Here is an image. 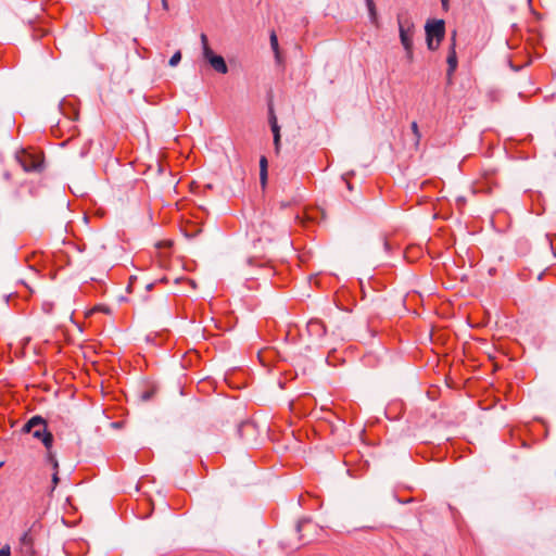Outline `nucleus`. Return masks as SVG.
<instances>
[{
  "mask_svg": "<svg viewBox=\"0 0 556 556\" xmlns=\"http://www.w3.org/2000/svg\"><path fill=\"white\" fill-rule=\"evenodd\" d=\"M271 128V131H273V135L276 136V135H280V127L279 125H274L270 127Z\"/></svg>",
  "mask_w": 556,
  "mask_h": 556,
  "instance_id": "obj_25",
  "label": "nucleus"
},
{
  "mask_svg": "<svg viewBox=\"0 0 556 556\" xmlns=\"http://www.w3.org/2000/svg\"><path fill=\"white\" fill-rule=\"evenodd\" d=\"M410 128H412V131H413V135L415 138V147L417 148L419 146L420 138H421L417 122H413L410 125Z\"/></svg>",
  "mask_w": 556,
  "mask_h": 556,
  "instance_id": "obj_15",
  "label": "nucleus"
},
{
  "mask_svg": "<svg viewBox=\"0 0 556 556\" xmlns=\"http://www.w3.org/2000/svg\"><path fill=\"white\" fill-rule=\"evenodd\" d=\"M22 432L31 433L40 440L46 448H52L53 435L48 431L47 422L41 416H33L22 428Z\"/></svg>",
  "mask_w": 556,
  "mask_h": 556,
  "instance_id": "obj_1",
  "label": "nucleus"
},
{
  "mask_svg": "<svg viewBox=\"0 0 556 556\" xmlns=\"http://www.w3.org/2000/svg\"><path fill=\"white\" fill-rule=\"evenodd\" d=\"M134 279H135V278H130V282H129V285H128V287H127L128 291H130V289H131V287H132V280H134Z\"/></svg>",
  "mask_w": 556,
  "mask_h": 556,
  "instance_id": "obj_28",
  "label": "nucleus"
},
{
  "mask_svg": "<svg viewBox=\"0 0 556 556\" xmlns=\"http://www.w3.org/2000/svg\"><path fill=\"white\" fill-rule=\"evenodd\" d=\"M200 39H201L202 48L203 47H210L208 46V40H207V37H206L205 34H201Z\"/></svg>",
  "mask_w": 556,
  "mask_h": 556,
  "instance_id": "obj_24",
  "label": "nucleus"
},
{
  "mask_svg": "<svg viewBox=\"0 0 556 556\" xmlns=\"http://www.w3.org/2000/svg\"><path fill=\"white\" fill-rule=\"evenodd\" d=\"M269 40H270V47L275 53V59H276L277 63L280 64L281 56H280V51H279L278 38H277V35L275 31H271Z\"/></svg>",
  "mask_w": 556,
  "mask_h": 556,
  "instance_id": "obj_10",
  "label": "nucleus"
},
{
  "mask_svg": "<svg viewBox=\"0 0 556 556\" xmlns=\"http://www.w3.org/2000/svg\"><path fill=\"white\" fill-rule=\"evenodd\" d=\"M208 63L217 73L226 74L228 72V66L222 55L212 58Z\"/></svg>",
  "mask_w": 556,
  "mask_h": 556,
  "instance_id": "obj_9",
  "label": "nucleus"
},
{
  "mask_svg": "<svg viewBox=\"0 0 556 556\" xmlns=\"http://www.w3.org/2000/svg\"><path fill=\"white\" fill-rule=\"evenodd\" d=\"M162 2V8L165 10V11H168L169 10V7H168V2L167 0H161Z\"/></svg>",
  "mask_w": 556,
  "mask_h": 556,
  "instance_id": "obj_27",
  "label": "nucleus"
},
{
  "mask_svg": "<svg viewBox=\"0 0 556 556\" xmlns=\"http://www.w3.org/2000/svg\"><path fill=\"white\" fill-rule=\"evenodd\" d=\"M11 555V548L9 545H4L1 549H0V556H10Z\"/></svg>",
  "mask_w": 556,
  "mask_h": 556,
  "instance_id": "obj_21",
  "label": "nucleus"
},
{
  "mask_svg": "<svg viewBox=\"0 0 556 556\" xmlns=\"http://www.w3.org/2000/svg\"><path fill=\"white\" fill-rule=\"evenodd\" d=\"M405 53H406V59L408 62H412L413 61V58H414V53H413V46H409V49L408 50H405Z\"/></svg>",
  "mask_w": 556,
  "mask_h": 556,
  "instance_id": "obj_22",
  "label": "nucleus"
},
{
  "mask_svg": "<svg viewBox=\"0 0 556 556\" xmlns=\"http://www.w3.org/2000/svg\"><path fill=\"white\" fill-rule=\"evenodd\" d=\"M16 160L25 172H40L43 168L42 157L38 154L23 150L16 154Z\"/></svg>",
  "mask_w": 556,
  "mask_h": 556,
  "instance_id": "obj_3",
  "label": "nucleus"
},
{
  "mask_svg": "<svg viewBox=\"0 0 556 556\" xmlns=\"http://www.w3.org/2000/svg\"><path fill=\"white\" fill-rule=\"evenodd\" d=\"M157 170L161 173L163 170V167L161 164L157 163Z\"/></svg>",
  "mask_w": 556,
  "mask_h": 556,
  "instance_id": "obj_32",
  "label": "nucleus"
},
{
  "mask_svg": "<svg viewBox=\"0 0 556 556\" xmlns=\"http://www.w3.org/2000/svg\"><path fill=\"white\" fill-rule=\"evenodd\" d=\"M365 2H366V7L368 9L370 22L374 25L378 26V14H377L376 4H375L374 0H365Z\"/></svg>",
  "mask_w": 556,
  "mask_h": 556,
  "instance_id": "obj_12",
  "label": "nucleus"
},
{
  "mask_svg": "<svg viewBox=\"0 0 556 556\" xmlns=\"http://www.w3.org/2000/svg\"><path fill=\"white\" fill-rule=\"evenodd\" d=\"M274 146L276 151L278 152L280 147V135L274 136Z\"/></svg>",
  "mask_w": 556,
  "mask_h": 556,
  "instance_id": "obj_23",
  "label": "nucleus"
},
{
  "mask_svg": "<svg viewBox=\"0 0 556 556\" xmlns=\"http://www.w3.org/2000/svg\"><path fill=\"white\" fill-rule=\"evenodd\" d=\"M269 124H270V127L278 124L277 117L275 115V112H274V109L271 105L269 106Z\"/></svg>",
  "mask_w": 556,
  "mask_h": 556,
  "instance_id": "obj_19",
  "label": "nucleus"
},
{
  "mask_svg": "<svg viewBox=\"0 0 556 556\" xmlns=\"http://www.w3.org/2000/svg\"><path fill=\"white\" fill-rule=\"evenodd\" d=\"M203 58L210 62L212 58H215L217 54L214 53V51L210 47H203L202 50Z\"/></svg>",
  "mask_w": 556,
  "mask_h": 556,
  "instance_id": "obj_16",
  "label": "nucleus"
},
{
  "mask_svg": "<svg viewBox=\"0 0 556 556\" xmlns=\"http://www.w3.org/2000/svg\"><path fill=\"white\" fill-rule=\"evenodd\" d=\"M161 281H162V282H166V281H167V279L164 277V278H162V279H161Z\"/></svg>",
  "mask_w": 556,
  "mask_h": 556,
  "instance_id": "obj_33",
  "label": "nucleus"
},
{
  "mask_svg": "<svg viewBox=\"0 0 556 556\" xmlns=\"http://www.w3.org/2000/svg\"><path fill=\"white\" fill-rule=\"evenodd\" d=\"M20 548L21 553L24 556H33L34 555V536L31 534V529L25 532L20 539Z\"/></svg>",
  "mask_w": 556,
  "mask_h": 556,
  "instance_id": "obj_7",
  "label": "nucleus"
},
{
  "mask_svg": "<svg viewBox=\"0 0 556 556\" xmlns=\"http://www.w3.org/2000/svg\"><path fill=\"white\" fill-rule=\"evenodd\" d=\"M306 328L311 337L323 338L326 334V326L319 319H311Z\"/></svg>",
  "mask_w": 556,
  "mask_h": 556,
  "instance_id": "obj_8",
  "label": "nucleus"
},
{
  "mask_svg": "<svg viewBox=\"0 0 556 556\" xmlns=\"http://www.w3.org/2000/svg\"><path fill=\"white\" fill-rule=\"evenodd\" d=\"M400 40L404 50H408L409 46H413V36L415 33V25L410 20H402L397 16Z\"/></svg>",
  "mask_w": 556,
  "mask_h": 556,
  "instance_id": "obj_4",
  "label": "nucleus"
},
{
  "mask_svg": "<svg viewBox=\"0 0 556 556\" xmlns=\"http://www.w3.org/2000/svg\"><path fill=\"white\" fill-rule=\"evenodd\" d=\"M383 247H384L386 250H388L390 248L389 242L388 241H383Z\"/></svg>",
  "mask_w": 556,
  "mask_h": 556,
  "instance_id": "obj_29",
  "label": "nucleus"
},
{
  "mask_svg": "<svg viewBox=\"0 0 556 556\" xmlns=\"http://www.w3.org/2000/svg\"><path fill=\"white\" fill-rule=\"evenodd\" d=\"M267 159L265 156H262L260 160V180L263 187H265L267 182Z\"/></svg>",
  "mask_w": 556,
  "mask_h": 556,
  "instance_id": "obj_11",
  "label": "nucleus"
},
{
  "mask_svg": "<svg viewBox=\"0 0 556 556\" xmlns=\"http://www.w3.org/2000/svg\"><path fill=\"white\" fill-rule=\"evenodd\" d=\"M47 450V462L50 463L52 465V468H53V471H58L59 470V462L54 455V453L52 452V448H46Z\"/></svg>",
  "mask_w": 556,
  "mask_h": 556,
  "instance_id": "obj_14",
  "label": "nucleus"
},
{
  "mask_svg": "<svg viewBox=\"0 0 556 556\" xmlns=\"http://www.w3.org/2000/svg\"><path fill=\"white\" fill-rule=\"evenodd\" d=\"M346 187H348L349 190L353 189L352 185L349 181H346Z\"/></svg>",
  "mask_w": 556,
  "mask_h": 556,
  "instance_id": "obj_31",
  "label": "nucleus"
},
{
  "mask_svg": "<svg viewBox=\"0 0 556 556\" xmlns=\"http://www.w3.org/2000/svg\"><path fill=\"white\" fill-rule=\"evenodd\" d=\"M180 60H181V52H180V51H176V52L172 55V58L169 59L168 64H169L170 66H176V65L180 62Z\"/></svg>",
  "mask_w": 556,
  "mask_h": 556,
  "instance_id": "obj_17",
  "label": "nucleus"
},
{
  "mask_svg": "<svg viewBox=\"0 0 556 556\" xmlns=\"http://www.w3.org/2000/svg\"><path fill=\"white\" fill-rule=\"evenodd\" d=\"M153 286H154L153 283H148L146 288H147V290H151L153 288Z\"/></svg>",
  "mask_w": 556,
  "mask_h": 556,
  "instance_id": "obj_30",
  "label": "nucleus"
},
{
  "mask_svg": "<svg viewBox=\"0 0 556 556\" xmlns=\"http://www.w3.org/2000/svg\"><path fill=\"white\" fill-rule=\"evenodd\" d=\"M441 3H442V8L443 10L447 11L448 10V0H441Z\"/></svg>",
  "mask_w": 556,
  "mask_h": 556,
  "instance_id": "obj_26",
  "label": "nucleus"
},
{
  "mask_svg": "<svg viewBox=\"0 0 556 556\" xmlns=\"http://www.w3.org/2000/svg\"><path fill=\"white\" fill-rule=\"evenodd\" d=\"M451 41L452 42H451L448 55L446 59L447 66H448L446 75H447L448 80L451 79L452 75L454 74V72L456 71V67H457V54H456V50H455L456 30L453 31Z\"/></svg>",
  "mask_w": 556,
  "mask_h": 556,
  "instance_id": "obj_6",
  "label": "nucleus"
},
{
  "mask_svg": "<svg viewBox=\"0 0 556 556\" xmlns=\"http://www.w3.org/2000/svg\"><path fill=\"white\" fill-rule=\"evenodd\" d=\"M427 48L435 51L445 36V22L443 20H431L425 25Z\"/></svg>",
  "mask_w": 556,
  "mask_h": 556,
  "instance_id": "obj_2",
  "label": "nucleus"
},
{
  "mask_svg": "<svg viewBox=\"0 0 556 556\" xmlns=\"http://www.w3.org/2000/svg\"><path fill=\"white\" fill-rule=\"evenodd\" d=\"M155 394V389H150L141 393L140 397L142 401H149Z\"/></svg>",
  "mask_w": 556,
  "mask_h": 556,
  "instance_id": "obj_18",
  "label": "nucleus"
},
{
  "mask_svg": "<svg viewBox=\"0 0 556 556\" xmlns=\"http://www.w3.org/2000/svg\"><path fill=\"white\" fill-rule=\"evenodd\" d=\"M244 432L254 433L255 425L251 421H243L240 424L238 428V433L241 439H245Z\"/></svg>",
  "mask_w": 556,
  "mask_h": 556,
  "instance_id": "obj_13",
  "label": "nucleus"
},
{
  "mask_svg": "<svg viewBox=\"0 0 556 556\" xmlns=\"http://www.w3.org/2000/svg\"><path fill=\"white\" fill-rule=\"evenodd\" d=\"M59 482H60L59 470L58 471L54 470L53 475H52V489H51V492L54 491V489L56 488Z\"/></svg>",
  "mask_w": 556,
  "mask_h": 556,
  "instance_id": "obj_20",
  "label": "nucleus"
},
{
  "mask_svg": "<svg viewBox=\"0 0 556 556\" xmlns=\"http://www.w3.org/2000/svg\"><path fill=\"white\" fill-rule=\"evenodd\" d=\"M317 530V526L314 525L309 519H302L296 525V532L299 534V541L304 544L309 543L314 540L313 533Z\"/></svg>",
  "mask_w": 556,
  "mask_h": 556,
  "instance_id": "obj_5",
  "label": "nucleus"
}]
</instances>
